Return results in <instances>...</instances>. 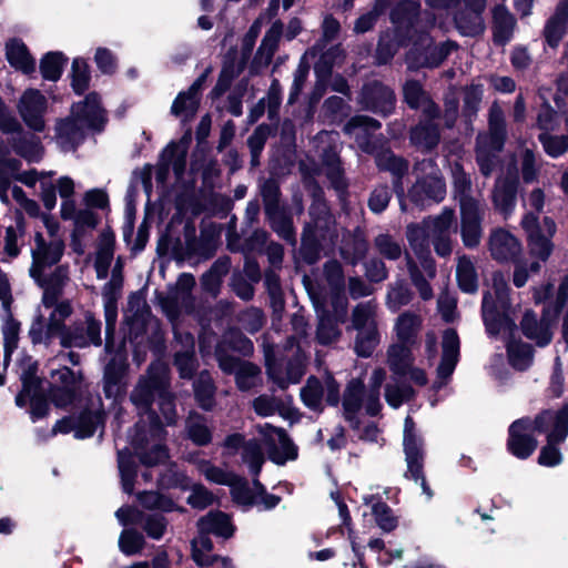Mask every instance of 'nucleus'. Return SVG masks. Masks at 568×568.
Here are the masks:
<instances>
[{
  "label": "nucleus",
  "instance_id": "obj_21",
  "mask_svg": "<svg viewBox=\"0 0 568 568\" xmlns=\"http://www.w3.org/2000/svg\"><path fill=\"white\" fill-rule=\"evenodd\" d=\"M205 75L197 78L187 90L181 91L173 100L170 112L182 123L190 122L196 114Z\"/></svg>",
  "mask_w": 568,
  "mask_h": 568
},
{
  "label": "nucleus",
  "instance_id": "obj_58",
  "mask_svg": "<svg viewBox=\"0 0 568 568\" xmlns=\"http://www.w3.org/2000/svg\"><path fill=\"white\" fill-rule=\"evenodd\" d=\"M113 260V243L112 240L108 236H103L101 243L99 244L94 268L97 272L98 278H105L108 275L109 267Z\"/></svg>",
  "mask_w": 568,
  "mask_h": 568
},
{
  "label": "nucleus",
  "instance_id": "obj_1",
  "mask_svg": "<svg viewBox=\"0 0 568 568\" xmlns=\"http://www.w3.org/2000/svg\"><path fill=\"white\" fill-rule=\"evenodd\" d=\"M169 367L162 362L151 364L131 394V400L139 409L141 419L136 424L138 435L132 440L134 452L140 462L145 466H155L168 459L166 448L161 444H153L149 449L150 435L153 439L162 436L163 428L159 417L151 410L152 402L159 399L160 410L166 425H173L176 420V410L173 395L169 390Z\"/></svg>",
  "mask_w": 568,
  "mask_h": 568
},
{
  "label": "nucleus",
  "instance_id": "obj_55",
  "mask_svg": "<svg viewBox=\"0 0 568 568\" xmlns=\"http://www.w3.org/2000/svg\"><path fill=\"white\" fill-rule=\"evenodd\" d=\"M283 26L281 22H274L264 36L262 43L257 50V55L265 63H268L277 48V43L282 36Z\"/></svg>",
  "mask_w": 568,
  "mask_h": 568
},
{
  "label": "nucleus",
  "instance_id": "obj_18",
  "mask_svg": "<svg viewBox=\"0 0 568 568\" xmlns=\"http://www.w3.org/2000/svg\"><path fill=\"white\" fill-rule=\"evenodd\" d=\"M423 168H430V172L427 178L419 180L412 187L409 196L413 202L419 205H426L428 202H439L444 199L446 190L443 179L438 172L433 168L430 161L423 162Z\"/></svg>",
  "mask_w": 568,
  "mask_h": 568
},
{
  "label": "nucleus",
  "instance_id": "obj_37",
  "mask_svg": "<svg viewBox=\"0 0 568 568\" xmlns=\"http://www.w3.org/2000/svg\"><path fill=\"white\" fill-rule=\"evenodd\" d=\"M197 527L202 534H214L224 538L231 537L234 531L230 517L221 511H211L203 516L199 520Z\"/></svg>",
  "mask_w": 568,
  "mask_h": 568
},
{
  "label": "nucleus",
  "instance_id": "obj_22",
  "mask_svg": "<svg viewBox=\"0 0 568 568\" xmlns=\"http://www.w3.org/2000/svg\"><path fill=\"white\" fill-rule=\"evenodd\" d=\"M394 93L379 82H369L364 85L359 103L367 110L376 113L387 114L394 108Z\"/></svg>",
  "mask_w": 568,
  "mask_h": 568
},
{
  "label": "nucleus",
  "instance_id": "obj_13",
  "mask_svg": "<svg viewBox=\"0 0 568 568\" xmlns=\"http://www.w3.org/2000/svg\"><path fill=\"white\" fill-rule=\"evenodd\" d=\"M521 225L528 234L530 253L538 256L541 261H546L552 250L549 237L556 232L555 222L549 217H545L542 221L544 233H541V229L538 225V217L528 212L523 217Z\"/></svg>",
  "mask_w": 568,
  "mask_h": 568
},
{
  "label": "nucleus",
  "instance_id": "obj_38",
  "mask_svg": "<svg viewBox=\"0 0 568 568\" xmlns=\"http://www.w3.org/2000/svg\"><path fill=\"white\" fill-rule=\"evenodd\" d=\"M376 164L381 170L389 171L394 175V189L397 196L400 199L404 191L399 185V179L408 170L406 161L395 156L389 150H382L376 154Z\"/></svg>",
  "mask_w": 568,
  "mask_h": 568
},
{
  "label": "nucleus",
  "instance_id": "obj_2",
  "mask_svg": "<svg viewBox=\"0 0 568 568\" xmlns=\"http://www.w3.org/2000/svg\"><path fill=\"white\" fill-rule=\"evenodd\" d=\"M483 318L490 335H500L507 342L511 366L518 371L528 368L532 351L529 345L513 341L516 324L510 316L509 287L501 273L494 274L493 287L484 295Z\"/></svg>",
  "mask_w": 568,
  "mask_h": 568
},
{
  "label": "nucleus",
  "instance_id": "obj_43",
  "mask_svg": "<svg viewBox=\"0 0 568 568\" xmlns=\"http://www.w3.org/2000/svg\"><path fill=\"white\" fill-rule=\"evenodd\" d=\"M422 325L418 315L405 312L400 314L395 324L396 337L399 343L413 344Z\"/></svg>",
  "mask_w": 568,
  "mask_h": 568
},
{
  "label": "nucleus",
  "instance_id": "obj_9",
  "mask_svg": "<svg viewBox=\"0 0 568 568\" xmlns=\"http://www.w3.org/2000/svg\"><path fill=\"white\" fill-rule=\"evenodd\" d=\"M19 368L22 390L16 397V403L20 407L30 404L32 420L42 418L47 415L49 405L41 382L36 376L37 365L31 357L23 356L19 361Z\"/></svg>",
  "mask_w": 568,
  "mask_h": 568
},
{
  "label": "nucleus",
  "instance_id": "obj_51",
  "mask_svg": "<svg viewBox=\"0 0 568 568\" xmlns=\"http://www.w3.org/2000/svg\"><path fill=\"white\" fill-rule=\"evenodd\" d=\"M186 430L190 439L200 446L207 445L212 439L211 429L203 416L191 414L186 420Z\"/></svg>",
  "mask_w": 568,
  "mask_h": 568
},
{
  "label": "nucleus",
  "instance_id": "obj_36",
  "mask_svg": "<svg viewBox=\"0 0 568 568\" xmlns=\"http://www.w3.org/2000/svg\"><path fill=\"white\" fill-rule=\"evenodd\" d=\"M404 97L410 108L420 109L429 120L438 115V108L417 81L412 80L405 83Z\"/></svg>",
  "mask_w": 568,
  "mask_h": 568
},
{
  "label": "nucleus",
  "instance_id": "obj_53",
  "mask_svg": "<svg viewBox=\"0 0 568 568\" xmlns=\"http://www.w3.org/2000/svg\"><path fill=\"white\" fill-rule=\"evenodd\" d=\"M364 501L366 505H372V513L381 529L384 531H390L397 526V520L386 504L375 500V497L373 496L364 497Z\"/></svg>",
  "mask_w": 568,
  "mask_h": 568
},
{
  "label": "nucleus",
  "instance_id": "obj_49",
  "mask_svg": "<svg viewBox=\"0 0 568 568\" xmlns=\"http://www.w3.org/2000/svg\"><path fill=\"white\" fill-rule=\"evenodd\" d=\"M11 145L13 151L28 162H38L43 156V148L34 138L20 134L19 139H12Z\"/></svg>",
  "mask_w": 568,
  "mask_h": 568
},
{
  "label": "nucleus",
  "instance_id": "obj_12",
  "mask_svg": "<svg viewBox=\"0 0 568 568\" xmlns=\"http://www.w3.org/2000/svg\"><path fill=\"white\" fill-rule=\"evenodd\" d=\"M413 49L407 54V63L410 69L422 67L434 68L439 65L454 50L453 42L433 44L427 34H420L413 42Z\"/></svg>",
  "mask_w": 568,
  "mask_h": 568
},
{
  "label": "nucleus",
  "instance_id": "obj_6",
  "mask_svg": "<svg viewBox=\"0 0 568 568\" xmlns=\"http://www.w3.org/2000/svg\"><path fill=\"white\" fill-rule=\"evenodd\" d=\"M539 433L547 435V445L541 449L538 463L541 466L555 467L562 460L561 453L556 446L568 436V404L559 410H546L535 419Z\"/></svg>",
  "mask_w": 568,
  "mask_h": 568
},
{
  "label": "nucleus",
  "instance_id": "obj_60",
  "mask_svg": "<svg viewBox=\"0 0 568 568\" xmlns=\"http://www.w3.org/2000/svg\"><path fill=\"white\" fill-rule=\"evenodd\" d=\"M71 85L75 93L81 94L87 90L90 82L88 63L82 58H75L71 67Z\"/></svg>",
  "mask_w": 568,
  "mask_h": 568
},
{
  "label": "nucleus",
  "instance_id": "obj_47",
  "mask_svg": "<svg viewBox=\"0 0 568 568\" xmlns=\"http://www.w3.org/2000/svg\"><path fill=\"white\" fill-rule=\"evenodd\" d=\"M412 143L425 150H430L437 145L439 141V132L436 125L426 121L420 122L412 130Z\"/></svg>",
  "mask_w": 568,
  "mask_h": 568
},
{
  "label": "nucleus",
  "instance_id": "obj_32",
  "mask_svg": "<svg viewBox=\"0 0 568 568\" xmlns=\"http://www.w3.org/2000/svg\"><path fill=\"white\" fill-rule=\"evenodd\" d=\"M180 348L175 352L174 364L182 378H192L197 362L194 355V338L189 333H175Z\"/></svg>",
  "mask_w": 568,
  "mask_h": 568
},
{
  "label": "nucleus",
  "instance_id": "obj_56",
  "mask_svg": "<svg viewBox=\"0 0 568 568\" xmlns=\"http://www.w3.org/2000/svg\"><path fill=\"white\" fill-rule=\"evenodd\" d=\"M29 334L33 344L48 345L55 336L60 337L61 326L50 322L44 324L41 320H37L32 323Z\"/></svg>",
  "mask_w": 568,
  "mask_h": 568
},
{
  "label": "nucleus",
  "instance_id": "obj_35",
  "mask_svg": "<svg viewBox=\"0 0 568 568\" xmlns=\"http://www.w3.org/2000/svg\"><path fill=\"white\" fill-rule=\"evenodd\" d=\"M6 58L9 64L26 74L36 71V60L27 45L19 39H10L6 43Z\"/></svg>",
  "mask_w": 568,
  "mask_h": 568
},
{
  "label": "nucleus",
  "instance_id": "obj_48",
  "mask_svg": "<svg viewBox=\"0 0 568 568\" xmlns=\"http://www.w3.org/2000/svg\"><path fill=\"white\" fill-rule=\"evenodd\" d=\"M215 387L211 375L202 372L194 383V394L199 405L205 409H212L214 405Z\"/></svg>",
  "mask_w": 568,
  "mask_h": 568
},
{
  "label": "nucleus",
  "instance_id": "obj_23",
  "mask_svg": "<svg viewBox=\"0 0 568 568\" xmlns=\"http://www.w3.org/2000/svg\"><path fill=\"white\" fill-rule=\"evenodd\" d=\"M103 416L99 410L84 412L77 419L63 418L54 425L52 432L57 433H70L74 432L77 438H87L94 434L98 426L102 424Z\"/></svg>",
  "mask_w": 568,
  "mask_h": 568
},
{
  "label": "nucleus",
  "instance_id": "obj_26",
  "mask_svg": "<svg viewBox=\"0 0 568 568\" xmlns=\"http://www.w3.org/2000/svg\"><path fill=\"white\" fill-rule=\"evenodd\" d=\"M465 9L455 14V23L464 36H477L484 31L481 12L486 0H464Z\"/></svg>",
  "mask_w": 568,
  "mask_h": 568
},
{
  "label": "nucleus",
  "instance_id": "obj_42",
  "mask_svg": "<svg viewBox=\"0 0 568 568\" xmlns=\"http://www.w3.org/2000/svg\"><path fill=\"white\" fill-rule=\"evenodd\" d=\"M453 184H454V196L459 203V207L463 204H479L471 195V181L469 175L464 171L459 163H455L452 168Z\"/></svg>",
  "mask_w": 568,
  "mask_h": 568
},
{
  "label": "nucleus",
  "instance_id": "obj_19",
  "mask_svg": "<svg viewBox=\"0 0 568 568\" xmlns=\"http://www.w3.org/2000/svg\"><path fill=\"white\" fill-rule=\"evenodd\" d=\"M220 368L227 374H234L240 389L247 390L254 387L258 381L260 369L256 365L222 354V348L216 349Z\"/></svg>",
  "mask_w": 568,
  "mask_h": 568
},
{
  "label": "nucleus",
  "instance_id": "obj_61",
  "mask_svg": "<svg viewBox=\"0 0 568 568\" xmlns=\"http://www.w3.org/2000/svg\"><path fill=\"white\" fill-rule=\"evenodd\" d=\"M354 349L361 357H369L379 343L377 328L357 331Z\"/></svg>",
  "mask_w": 568,
  "mask_h": 568
},
{
  "label": "nucleus",
  "instance_id": "obj_45",
  "mask_svg": "<svg viewBox=\"0 0 568 568\" xmlns=\"http://www.w3.org/2000/svg\"><path fill=\"white\" fill-rule=\"evenodd\" d=\"M314 306L318 316L317 338L322 344H329L336 341L339 336L337 321L331 317L327 311L321 305L318 301H314Z\"/></svg>",
  "mask_w": 568,
  "mask_h": 568
},
{
  "label": "nucleus",
  "instance_id": "obj_16",
  "mask_svg": "<svg viewBox=\"0 0 568 568\" xmlns=\"http://www.w3.org/2000/svg\"><path fill=\"white\" fill-rule=\"evenodd\" d=\"M17 109L28 128L38 132L44 130L43 116L47 111V99L39 90H26L18 101Z\"/></svg>",
  "mask_w": 568,
  "mask_h": 568
},
{
  "label": "nucleus",
  "instance_id": "obj_11",
  "mask_svg": "<svg viewBox=\"0 0 568 568\" xmlns=\"http://www.w3.org/2000/svg\"><path fill=\"white\" fill-rule=\"evenodd\" d=\"M403 446L407 463L406 477L414 479L416 483L420 481L423 491L430 497L432 493L423 476L424 442L417 434L415 424L409 416L406 417L404 423Z\"/></svg>",
  "mask_w": 568,
  "mask_h": 568
},
{
  "label": "nucleus",
  "instance_id": "obj_40",
  "mask_svg": "<svg viewBox=\"0 0 568 568\" xmlns=\"http://www.w3.org/2000/svg\"><path fill=\"white\" fill-rule=\"evenodd\" d=\"M410 345L397 342L389 346L387 363L394 374L399 376L407 375V371L413 364Z\"/></svg>",
  "mask_w": 568,
  "mask_h": 568
},
{
  "label": "nucleus",
  "instance_id": "obj_39",
  "mask_svg": "<svg viewBox=\"0 0 568 568\" xmlns=\"http://www.w3.org/2000/svg\"><path fill=\"white\" fill-rule=\"evenodd\" d=\"M125 369V357L116 355L105 367L104 393L106 397L118 398L122 393L121 376Z\"/></svg>",
  "mask_w": 568,
  "mask_h": 568
},
{
  "label": "nucleus",
  "instance_id": "obj_54",
  "mask_svg": "<svg viewBox=\"0 0 568 568\" xmlns=\"http://www.w3.org/2000/svg\"><path fill=\"white\" fill-rule=\"evenodd\" d=\"M67 58L62 52H49L40 62V71L43 79L49 81H57L62 74L63 67Z\"/></svg>",
  "mask_w": 568,
  "mask_h": 568
},
{
  "label": "nucleus",
  "instance_id": "obj_30",
  "mask_svg": "<svg viewBox=\"0 0 568 568\" xmlns=\"http://www.w3.org/2000/svg\"><path fill=\"white\" fill-rule=\"evenodd\" d=\"M568 0H561L546 21L544 38L550 48H557L567 33Z\"/></svg>",
  "mask_w": 568,
  "mask_h": 568
},
{
  "label": "nucleus",
  "instance_id": "obj_7",
  "mask_svg": "<svg viewBox=\"0 0 568 568\" xmlns=\"http://www.w3.org/2000/svg\"><path fill=\"white\" fill-rule=\"evenodd\" d=\"M489 131L477 138L476 160L480 172L488 176L498 163V154L506 140L505 118L501 108L494 103L489 109Z\"/></svg>",
  "mask_w": 568,
  "mask_h": 568
},
{
  "label": "nucleus",
  "instance_id": "obj_29",
  "mask_svg": "<svg viewBox=\"0 0 568 568\" xmlns=\"http://www.w3.org/2000/svg\"><path fill=\"white\" fill-rule=\"evenodd\" d=\"M123 278L116 274H112L111 280L104 285L102 290L104 316L106 323V335H109L115 325L118 317V300L121 296ZM109 337L106 336L105 348L109 351Z\"/></svg>",
  "mask_w": 568,
  "mask_h": 568
},
{
  "label": "nucleus",
  "instance_id": "obj_59",
  "mask_svg": "<svg viewBox=\"0 0 568 568\" xmlns=\"http://www.w3.org/2000/svg\"><path fill=\"white\" fill-rule=\"evenodd\" d=\"M185 150L176 144H169L162 152L163 161L169 162V168L173 170L176 179H180L185 169Z\"/></svg>",
  "mask_w": 568,
  "mask_h": 568
},
{
  "label": "nucleus",
  "instance_id": "obj_27",
  "mask_svg": "<svg viewBox=\"0 0 568 568\" xmlns=\"http://www.w3.org/2000/svg\"><path fill=\"white\" fill-rule=\"evenodd\" d=\"M443 355L437 368L436 387H442L453 374L459 357V338L457 333L449 328L443 334Z\"/></svg>",
  "mask_w": 568,
  "mask_h": 568
},
{
  "label": "nucleus",
  "instance_id": "obj_46",
  "mask_svg": "<svg viewBox=\"0 0 568 568\" xmlns=\"http://www.w3.org/2000/svg\"><path fill=\"white\" fill-rule=\"evenodd\" d=\"M456 277L462 291L474 293L478 288V278L474 263L466 256L458 258Z\"/></svg>",
  "mask_w": 568,
  "mask_h": 568
},
{
  "label": "nucleus",
  "instance_id": "obj_63",
  "mask_svg": "<svg viewBox=\"0 0 568 568\" xmlns=\"http://www.w3.org/2000/svg\"><path fill=\"white\" fill-rule=\"evenodd\" d=\"M389 3L390 0H376L373 9L356 20L354 31L356 33H364L371 30L376 23L378 17L386 10Z\"/></svg>",
  "mask_w": 568,
  "mask_h": 568
},
{
  "label": "nucleus",
  "instance_id": "obj_41",
  "mask_svg": "<svg viewBox=\"0 0 568 568\" xmlns=\"http://www.w3.org/2000/svg\"><path fill=\"white\" fill-rule=\"evenodd\" d=\"M85 335L64 336L62 346L64 347H85L90 344H101V324L92 315H87L84 321Z\"/></svg>",
  "mask_w": 568,
  "mask_h": 568
},
{
  "label": "nucleus",
  "instance_id": "obj_20",
  "mask_svg": "<svg viewBox=\"0 0 568 568\" xmlns=\"http://www.w3.org/2000/svg\"><path fill=\"white\" fill-rule=\"evenodd\" d=\"M535 430L538 432L535 420L520 419L510 425L508 448L513 455L525 459L532 454L537 446L536 439L531 436Z\"/></svg>",
  "mask_w": 568,
  "mask_h": 568
},
{
  "label": "nucleus",
  "instance_id": "obj_3",
  "mask_svg": "<svg viewBox=\"0 0 568 568\" xmlns=\"http://www.w3.org/2000/svg\"><path fill=\"white\" fill-rule=\"evenodd\" d=\"M453 221L454 211L445 209L442 214L436 217H429L424 220L420 224H410L407 226V241L412 251L419 260L427 278H434L436 275V267L430 257V240L437 255L443 257L448 256L453 251L450 241Z\"/></svg>",
  "mask_w": 568,
  "mask_h": 568
},
{
  "label": "nucleus",
  "instance_id": "obj_31",
  "mask_svg": "<svg viewBox=\"0 0 568 568\" xmlns=\"http://www.w3.org/2000/svg\"><path fill=\"white\" fill-rule=\"evenodd\" d=\"M462 237L467 247H475L481 239L479 204H463L460 207Z\"/></svg>",
  "mask_w": 568,
  "mask_h": 568
},
{
  "label": "nucleus",
  "instance_id": "obj_62",
  "mask_svg": "<svg viewBox=\"0 0 568 568\" xmlns=\"http://www.w3.org/2000/svg\"><path fill=\"white\" fill-rule=\"evenodd\" d=\"M20 324L10 315L6 318L2 326L3 344H4V363H8L11 354L18 347Z\"/></svg>",
  "mask_w": 568,
  "mask_h": 568
},
{
  "label": "nucleus",
  "instance_id": "obj_33",
  "mask_svg": "<svg viewBox=\"0 0 568 568\" xmlns=\"http://www.w3.org/2000/svg\"><path fill=\"white\" fill-rule=\"evenodd\" d=\"M489 250L495 260L511 261L521 252V245L511 233L498 229L490 234Z\"/></svg>",
  "mask_w": 568,
  "mask_h": 568
},
{
  "label": "nucleus",
  "instance_id": "obj_50",
  "mask_svg": "<svg viewBox=\"0 0 568 568\" xmlns=\"http://www.w3.org/2000/svg\"><path fill=\"white\" fill-rule=\"evenodd\" d=\"M119 471L121 475L122 488L126 494H132L136 469L131 453L124 448L118 454Z\"/></svg>",
  "mask_w": 568,
  "mask_h": 568
},
{
  "label": "nucleus",
  "instance_id": "obj_15",
  "mask_svg": "<svg viewBox=\"0 0 568 568\" xmlns=\"http://www.w3.org/2000/svg\"><path fill=\"white\" fill-rule=\"evenodd\" d=\"M301 398L303 403L313 410H321L323 399L336 405L339 400V387L334 378L327 375L324 382H320L315 377L307 379L306 385L301 389Z\"/></svg>",
  "mask_w": 568,
  "mask_h": 568
},
{
  "label": "nucleus",
  "instance_id": "obj_10",
  "mask_svg": "<svg viewBox=\"0 0 568 568\" xmlns=\"http://www.w3.org/2000/svg\"><path fill=\"white\" fill-rule=\"evenodd\" d=\"M568 296V280L565 278L558 288L557 305L554 308L545 307L542 316L538 320L532 312H526L521 321V331L524 335L534 341L539 346H545L552 338V327L555 325L559 308L564 305Z\"/></svg>",
  "mask_w": 568,
  "mask_h": 568
},
{
  "label": "nucleus",
  "instance_id": "obj_5",
  "mask_svg": "<svg viewBox=\"0 0 568 568\" xmlns=\"http://www.w3.org/2000/svg\"><path fill=\"white\" fill-rule=\"evenodd\" d=\"M36 246L32 250V265L30 267V275L34 281L44 288L43 304L50 307L54 304L59 287L68 277L65 267H58L54 274L48 278L45 270L57 264L64 250L63 241L60 237H54L47 243L40 233L36 234Z\"/></svg>",
  "mask_w": 568,
  "mask_h": 568
},
{
  "label": "nucleus",
  "instance_id": "obj_14",
  "mask_svg": "<svg viewBox=\"0 0 568 568\" xmlns=\"http://www.w3.org/2000/svg\"><path fill=\"white\" fill-rule=\"evenodd\" d=\"M262 442L267 452L268 458L277 464L284 465L297 457V447L291 442L282 428L264 424L257 427Z\"/></svg>",
  "mask_w": 568,
  "mask_h": 568
},
{
  "label": "nucleus",
  "instance_id": "obj_64",
  "mask_svg": "<svg viewBox=\"0 0 568 568\" xmlns=\"http://www.w3.org/2000/svg\"><path fill=\"white\" fill-rule=\"evenodd\" d=\"M539 141L551 158H558L568 151V135H551L544 132L539 134Z\"/></svg>",
  "mask_w": 568,
  "mask_h": 568
},
{
  "label": "nucleus",
  "instance_id": "obj_25",
  "mask_svg": "<svg viewBox=\"0 0 568 568\" xmlns=\"http://www.w3.org/2000/svg\"><path fill=\"white\" fill-rule=\"evenodd\" d=\"M381 128L378 121L358 115L352 118L348 123L345 125L344 131L351 138H353L358 148L364 152L373 153L375 151L374 145V133Z\"/></svg>",
  "mask_w": 568,
  "mask_h": 568
},
{
  "label": "nucleus",
  "instance_id": "obj_52",
  "mask_svg": "<svg viewBox=\"0 0 568 568\" xmlns=\"http://www.w3.org/2000/svg\"><path fill=\"white\" fill-rule=\"evenodd\" d=\"M376 305L373 302L358 304L352 315V324L356 331H364L368 328L376 329Z\"/></svg>",
  "mask_w": 568,
  "mask_h": 568
},
{
  "label": "nucleus",
  "instance_id": "obj_24",
  "mask_svg": "<svg viewBox=\"0 0 568 568\" xmlns=\"http://www.w3.org/2000/svg\"><path fill=\"white\" fill-rule=\"evenodd\" d=\"M51 378V398L53 403L59 407H64L72 403L79 387L75 374L68 367H62L53 371Z\"/></svg>",
  "mask_w": 568,
  "mask_h": 568
},
{
  "label": "nucleus",
  "instance_id": "obj_57",
  "mask_svg": "<svg viewBox=\"0 0 568 568\" xmlns=\"http://www.w3.org/2000/svg\"><path fill=\"white\" fill-rule=\"evenodd\" d=\"M212 550V541L207 537V534L200 535L192 541V557L193 560L201 567L211 566L216 557L210 555Z\"/></svg>",
  "mask_w": 568,
  "mask_h": 568
},
{
  "label": "nucleus",
  "instance_id": "obj_4",
  "mask_svg": "<svg viewBox=\"0 0 568 568\" xmlns=\"http://www.w3.org/2000/svg\"><path fill=\"white\" fill-rule=\"evenodd\" d=\"M104 122L105 112L100 97L91 92L83 101L72 105L70 118L57 124V142L63 151L74 150L82 142L88 130H101Z\"/></svg>",
  "mask_w": 568,
  "mask_h": 568
},
{
  "label": "nucleus",
  "instance_id": "obj_8",
  "mask_svg": "<svg viewBox=\"0 0 568 568\" xmlns=\"http://www.w3.org/2000/svg\"><path fill=\"white\" fill-rule=\"evenodd\" d=\"M386 373L383 368H376L369 378V389L365 390L361 381L353 379L348 383L344 399L345 417L353 422L356 413L364 407L368 415H377L382 408L379 389L384 383Z\"/></svg>",
  "mask_w": 568,
  "mask_h": 568
},
{
  "label": "nucleus",
  "instance_id": "obj_17",
  "mask_svg": "<svg viewBox=\"0 0 568 568\" xmlns=\"http://www.w3.org/2000/svg\"><path fill=\"white\" fill-rule=\"evenodd\" d=\"M115 517L123 526L140 525L149 537L160 539L166 529V520L162 515L153 514L143 516V514L131 506H124L115 511Z\"/></svg>",
  "mask_w": 568,
  "mask_h": 568
},
{
  "label": "nucleus",
  "instance_id": "obj_34",
  "mask_svg": "<svg viewBox=\"0 0 568 568\" xmlns=\"http://www.w3.org/2000/svg\"><path fill=\"white\" fill-rule=\"evenodd\" d=\"M517 175L510 174L506 178H498L493 193V201L497 210L505 216L509 215L516 205Z\"/></svg>",
  "mask_w": 568,
  "mask_h": 568
},
{
  "label": "nucleus",
  "instance_id": "obj_44",
  "mask_svg": "<svg viewBox=\"0 0 568 568\" xmlns=\"http://www.w3.org/2000/svg\"><path fill=\"white\" fill-rule=\"evenodd\" d=\"M515 28V19L511 13L503 6L494 10V38L499 44L510 40Z\"/></svg>",
  "mask_w": 568,
  "mask_h": 568
},
{
  "label": "nucleus",
  "instance_id": "obj_28",
  "mask_svg": "<svg viewBox=\"0 0 568 568\" xmlns=\"http://www.w3.org/2000/svg\"><path fill=\"white\" fill-rule=\"evenodd\" d=\"M265 361L270 378L281 388L298 383L304 375V364L300 357L288 362L285 372L275 363L267 349H265Z\"/></svg>",
  "mask_w": 568,
  "mask_h": 568
}]
</instances>
